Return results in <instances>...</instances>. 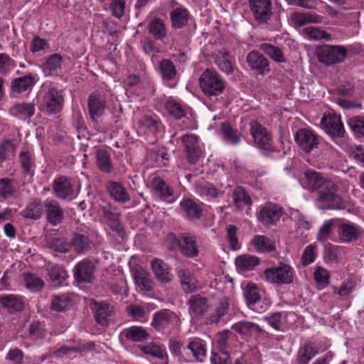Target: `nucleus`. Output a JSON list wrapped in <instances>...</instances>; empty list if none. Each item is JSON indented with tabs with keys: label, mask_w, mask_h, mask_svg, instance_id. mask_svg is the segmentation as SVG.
I'll use <instances>...</instances> for the list:
<instances>
[{
	"label": "nucleus",
	"mask_w": 364,
	"mask_h": 364,
	"mask_svg": "<svg viewBox=\"0 0 364 364\" xmlns=\"http://www.w3.org/2000/svg\"><path fill=\"white\" fill-rule=\"evenodd\" d=\"M199 84L208 100L213 103H225V82L215 70L205 69L199 78Z\"/></svg>",
	"instance_id": "1"
},
{
	"label": "nucleus",
	"mask_w": 364,
	"mask_h": 364,
	"mask_svg": "<svg viewBox=\"0 0 364 364\" xmlns=\"http://www.w3.org/2000/svg\"><path fill=\"white\" fill-rule=\"evenodd\" d=\"M250 133L254 142L260 149L264 156H271L276 149L272 146V138L271 134L257 121L250 122Z\"/></svg>",
	"instance_id": "2"
},
{
	"label": "nucleus",
	"mask_w": 364,
	"mask_h": 364,
	"mask_svg": "<svg viewBox=\"0 0 364 364\" xmlns=\"http://www.w3.org/2000/svg\"><path fill=\"white\" fill-rule=\"evenodd\" d=\"M318 60L330 65L340 63L346 58L347 50L343 46L324 45L318 50Z\"/></svg>",
	"instance_id": "3"
},
{
	"label": "nucleus",
	"mask_w": 364,
	"mask_h": 364,
	"mask_svg": "<svg viewBox=\"0 0 364 364\" xmlns=\"http://www.w3.org/2000/svg\"><path fill=\"white\" fill-rule=\"evenodd\" d=\"M339 191L338 182L336 181V187L323 188L318 193L317 203L322 210H333L341 208L343 205L342 198L336 193Z\"/></svg>",
	"instance_id": "4"
},
{
	"label": "nucleus",
	"mask_w": 364,
	"mask_h": 364,
	"mask_svg": "<svg viewBox=\"0 0 364 364\" xmlns=\"http://www.w3.org/2000/svg\"><path fill=\"white\" fill-rule=\"evenodd\" d=\"M264 275L266 279L272 284H289L293 282L294 271L290 266L281 264L278 267L265 269Z\"/></svg>",
	"instance_id": "5"
},
{
	"label": "nucleus",
	"mask_w": 364,
	"mask_h": 364,
	"mask_svg": "<svg viewBox=\"0 0 364 364\" xmlns=\"http://www.w3.org/2000/svg\"><path fill=\"white\" fill-rule=\"evenodd\" d=\"M170 239L177 244L180 252L188 257H196L199 254V247L196 237L189 232H184L176 237L174 235H170Z\"/></svg>",
	"instance_id": "6"
},
{
	"label": "nucleus",
	"mask_w": 364,
	"mask_h": 364,
	"mask_svg": "<svg viewBox=\"0 0 364 364\" xmlns=\"http://www.w3.org/2000/svg\"><path fill=\"white\" fill-rule=\"evenodd\" d=\"M250 70L257 75L264 76L271 71L269 60L258 50H251L246 55Z\"/></svg>",
	"instance_id": "7"
},
{
	"label": "nucleus",
	"mask_w": 364,
	"mask_h": 364,
	"mask_svg": "<svg viewBox=\"0 0 364 364\" xmlns=\"http://www.w3.org/2000/svg\"><path fill=\"white\" fill-rule=\"evenodd\" d=\"M306 180V188L311 191L318 193L323 188H332L336 187V181L323 176L321 173L314 170H308L304 173Z\"/></svg>",
	"instance_id": "8"
},
{
	"label": "nucleus",
	"mask_w": 364,
	"mask_h": 364,
	"mask_svg": "<svg viewBox=\"0 0 364 364\" xmlns=\"http://www.w3.org/2000/svg\"><path fill=\"white\" fill-rule=\"evenodd\" d=\"M248 4L254 19L258 23H264L270 20L272 16V0H249Z\"/></svg>",
	"instance_id": "9"
},
{
	"label": "nucleus",
	"mask_w": 364,
	"mask_h": 364,
	"mask_svg": "<svg viewBox=\"0 0 364 364\" xmlns=\"http://www.w3.org/2000/svg\"><path fill=\"white\" fill-rule=\"evenodd\" d=\"M43 103L46 112L50 114L59 113L64 106V96L62 90L51 87L44 94Z\"/></svg>",
	"instance_id": "10"
},
{
	"label": "nucleus",
	"mask_w": 364,
	"mask_h": 364,
	"mask_svg": "<svg viewBox=\"0 0 364 364\" xmlns=\"http://www.w3.org/2000/svg\"><path fill=\"white\" fill-rule=\"evenodd\" d=\"M321 124L325 132L330 136L341 138L344 136L345 129L340 116L335 114H325L321 119Z\"/></svg>",
	"instance_id": "11"
},
{
	"label": "nucleus",
	"mask_w": 364,
	"mask_h": 364,
	"mask_svg": "<svg viewBox=\"0 0 364 364\" xmlns=\"http://www.w3.org/2000/svg\"><path fill=\"white\" fill-rule=\"evenodd\" d=\"M283 214L282 208L277 204L269 203L261 207L257 214L258 220L266 226L276 225Z\"/></svg>",
	"instance_id": "12"
},
{
	"label": "nucleus",
	"mask_w": 364,
	"mask_h": 364,
	"mask_svg": "<svg viewBox=\"0 0 364 364\" xmlns=\"http://www.w3.org/2000/svg\"><path fill=\"white\" fill-rule=\"evenodd\" d=\"M294 139L298 146L306 153H309L314 149H317L319 144L318 136L307 129L298 130Z\"/></svg>",
	"instance_id": "13"
},
{
	"label": "nucleus",
	"mask_w": 364,
	"mask_h": 364,
	"mask_svg": "<svg viewBox=\"0 0 364 364\" xmlns=\"http://www.w3.org/2000/svg\"><path fill=\"white\" fill-rule=\"evenodd\" d=\"M101 211L105 223L119 236L123 237L124 228L119 220L121 213L109 204L102 206Z\"/></svg>",
	"instance_id": "14"
},
{
	"label": "nucleus",
	"mask_w": 364,
	"mask_h": 364,
	"mask_svg": "<svg viewBox=\"0 0 364 364\" xmlns=\"http://www.w3.org/2000/svg\"><path fill=\"white\" fill-rule=\"evenodd\" d=\"M43 208L46 220L51 225L56 226L63 222L65 212L57 200L53 199L46 200L43 202Z\"/></svg>",
	"instance_id": "15"
},
{
	"label": "nucleus",
	"mask_w": 364,
	"mask_h": 364,
	"mask_svg": "<svg viewBox=\"0 0 364 364\" xmlns=\"http://www.w3.org/2000/svg\"><path fill=\"white\" fill-rule=\"evenodd\" d=\"M199 137L195 134H184L181 136L187 160L190 164H196L202 154V150L198 144Z\"/></svg>",
	"instance_id": "16"
},
{
	"label": "nucleus",
	"mask_w": 364,
	"mask_h": 364,
	"mask_svg": "<svg viewBox=\"0 0 364 364\" xmlns=\"http://www.w3.org/2000/svg\"><path fill=\"white\" fill-rule=\"evenodd\" d=\"M95 266L91 260L82 259L74 268V278L77 282L91 283L95 279Z\"/></svg>",
	"instance_id": "17"
},
{
	"label": "nucleus",
	"mask_w": 364,
	"mask_h": 364,
	"mask_svg": "<svg viewBox=\"0 0 364 364\" xmlns=\"http://www.w3.org/2000/svg\"><path fill=\"white\" fill-rule=\"evenodd\" d=\"M178 320V317L174 312L168 309H162L154 314L151 326L156 331H161Z\"/></svg>",
	"instance_id": "18"
},
{
	"label": "nucleus",
	"mask_w": 364,
	"mask_h": 364,
	"mask_svg": "<svg viewBox=\"0 0 364 364\" xmlns=\"http://www.w3.org/2000/svg\"><path fill=\"white\" fill-rule=\"evenodd\" d=\"M106 100L104 95L100 93H91L88 97V108L90 118L94 124L105 112Z\"/></svg>",
	"instance_id": "19"
},
{
	"label": "nucleus",
	"mask_w": 364,
	"mask_h": 364,
	"mask_svg": "<svg viewBox=\"0 0 364 364\" xmlns=\"http://www.w3.org/2000/svg\"><path fill=\"white\" fill-rule=\"evenodd\" d=\"M180 210L183 215L191 221L198 220L203 215L201 205L191 198L182 199Z\"/></svg>",
	"instance_id": "20"
},
{
	"label": "nucleus",
	"mask_w": 364,
	"mask_h": 364,
	"mask_svg": "<svg viewBox=\"0 0 364 364\" xmlns=\"http://www.w3.org/2000/svg\"><path fill=\"white\" fill-rule=\"evenodd\" d=\"M149 334L146 330L141 326H132L122 331L119 334V339L129 341L132 342L140 343L146 341Z\"/></svg>",
	"instance_id": "21"
},
{
	"label": "nucleus",
	"mask_w": 364,
	"mask_h": 364,
	"mask_svg": "<svg viewBox=\"0 0 364 364\" xmlns=\"http://www.w3.org/2000/svg\"><path fill=\"white\" fill-rule=\"evenodd\" d=\"M361 231L362 228L358 225L350 223H342L338 226V235L342 242L349 243L357 240Z\"/></svg>",
	"instance_id": "22"
},
{
	"label": "nucleus",
	"mask_w": 364,
	"mask_h": 364,
	"mask_svg": "<svg viewBox=\"0 0 364 364\" xmlns=\"http://www.w3.org/2000/svg\"><path fill=\"white\" fill-rule=\"evenodd\" d=\"M106 189L110 197L118 203H125L130 200V196L126 188L118 181H108Z\"/></svg>",
	"instance_id": "23"
},
{
	"label": "nucleus",
	"mask_w": 364,
	"mask_h": 364,
	"mask_svg": "<svg viewBox=\"0 0 364 364\" xmlns=\"http://www.w3.org/2000/svg\"><path fill=\"white\" fill-rule=\"evenodd\" d=\"M38 80L36 74L29 73L25 76L17 77L11 81V89L18 94L31 90Z\"/></svg>",
	"instance_id": "24"
},
{
	"label": "nucleus",
	"mask_w": 364,
	"mask_h": 364,
	"mask_svg": "<svg viewBox=\"0 0 364 364\" xmlns=\"http://www.w3.org/2000/svg\"><path fill=\"white\" fill-rule=\"evenodd\" d=\"M136 123L139 129L154 135L159 134L163 127L161 122L156 116L147 114L138 117Z\"/></svg>",
	"instance_id": "25"
},
{
	"label": "nucleus",
	"mask_w": 364,
	"mask_h": 364,
	"mask_svg": "<svg viewBox=\"0 0 364 364\" xmlns=\"http://www.w3.org/2000/svg\"><path fill=\"white\" fill-rule=\"evenodd\" d=\"M151 264L154 275L159 282L167 284L172 280L173 275L170 272L168 265L162 259L154 258L151 260Z\"/></svg>",
	"instance_id": "26"
},
{
	"label": "nucleus",
	"mask_w": 364,
	"mask_h": 364,
	"mask_svg": "<svg viewBox=\"0 0 364 364\" xmlns=\"http://www.w3.org/2000/svg\"><path fill=\"white\" fill-rule=\"evenodd\" d=\"M189 312L193 318H201L208 311L209 304L208 299L199 294L192 296L188 301Z\"/></svg>",
	"instance_id": "27"
},
{
	"label": "nucleus",
	"mask_w": 364,
	"mask_h": 364,
	"mask_svg": "<svg viewBox=\"0 0 364 364\" xmlns=\"http://www.w3.org/2000/svg\"><path fill=\"white\" fill-rule=\"evenodd\" d=\"M53 191L56 197L60 199H66L73 196L74 191L70 180L65 176H60L54 181Z\"/></svg>",
	"instance_id": "28"
},
{
	"label": "nucleus",
	"mask_w": 364,
	"mask_h": 364,
	"mask_svg": "<svg viewBox=\"0 0 364 364\" xmlns=\"http://www.w3.org/2000/svg\"><path fill=\"white\" fill-rule=\"evenodd\" d=\"M323 17L314 12H294L291 16L294 26L301 27L309 23H321Z\"/></svg>",
	"instance_id": "29"
},
{
	"label": "nucleus",
	"mask_w": 364,
	"mask_h": 364,
	"mask_svg": "<svg viewBox=\"0 0 364 364\" xmlns=\"http://www.w3.org/2000/svg\"><path fill=\"white\" fill-rule=\"evenodd\" d=\"M0 304L11 313L21 311L24 309V301L22 296L14 294L1 295Z\"/></svg>",
	"instance_id": "30"
},
{
	"label": "nucleus",
	"mask_w": 364,
	"mask_h": 364,
	"mask_svg": "<svg viewBox=\"0 0 364 364\" xmlns=\"http://www.w3.org/2000/svg\"><path fill=\"white\" fill-rule=\"evenodd\" d=\"M232 329L245 338H250L255 333L263 332L257 323L248 321H242L233 324Z\"/></svg>",
	"instance_id": "31"
},
{
	"label": "nucleus",
	"mask_w": 364,
	"mask_h": 364,
	"mask_svg": "<svg viewBox=\"0 0 364 364\" xmlns=\"http://www.w3.org/2000/svg\"><path fill=\"white\" fill-rule=\"evenodd\" d=\"M95 164L97 168L105 173H110L113 171V164L109 151L99 149L95 152Z\"/></svg>",
	"instance_id": "32"
},
{
	"label": "nucleus",
	"mask_w": 364,
	"mask_h": 364,
	"mask_svg": "<svg viewBox=\"0 0 364 364\" xmlns=\"http://www.w3.org/2000/svg\"><path fill=\"white\" fill-rule=\"evenodd\" d=\"M48 275L53 286L61 287L67 284L68 272L62 265L55 264L49 267Z\"/></svg>",
	"instance_id": "33"
},
{
	"label": "nucleus",
	"mask_w": 364,
	"mask_h": 364,
	"mask_svg": "<svg viewBox=\"0 0 364 364\" xmlns=\"http://www.w3.org/2000/svg\"><path fill=\"white\" fill-rule=\"evenodd\" d=\"M93 311L97 323L102 326H107L109 317L113 312V307L107 303L95 302L93 305Z\"/></svg>",
	"instance_id": "34"
},
{
	"label": "nucleus",
	"mask_w": 364,
	"mask_h": 364,
	"mask_svg": "<svg viewBox=\"0 0 364 364\" xmlns=\"http://www.w3.org/2000/svg\"><path fill=\"white\" fill-rule=\"evenodd\" d=\"M181 285L186 292H192L196 290L198 281L193 273L188 269H181L178 272Z\"/></svg>",
	"instance_id": "35"
},
{
	"label": "nucleus",
	"mask_w": 364,
	"mask_h": 364,
	"mask_svg": "<svg viewBox=\"0 0 364 364\" xmlns=\"http://www.w3.org/2000/svg\"><path fill=\"white\" fill-rule=\"evenodd\" d=\"M214 61L222 72L228 75L233 73V63L229 52L226 50L223 49L215 53Z\"/></svg>",
	"instance_id": "36"
},
{
	"label": "nucleus",
	"mask_w": 364,
	"mask_h": 364,
	"mask_svg": "<svg viewBox=\"0 0 364 364\" xmlns=\"http://www.w3.org/2000/svg\"><path fill=\"white\" fill-rule=\"evenodd\" d=\"M232 200L234 206L238 210H241L245 206L250 207L252 204L250 196L241 186H237L233 190Z\"/></svg>",
	"instance_id": "37"
},
{
	"label": "nucleus",
	"mask_w": 364,
	"mask_h": 364,
	"mask_svg": "<svg viewBox=\"0 0 364 364\" xmlns=\"http://www.w3.org/2000/svg\"><path fill=\"white\" fill-rule=\"evenodd\" d=\"M318 353L316 346L312 342L307 341L299 349L296 356L297 362L299 364H308Z\"/></svg>",
	"instance_id": "38"
},
{
	"label": "nucleus",
	"mask_w": 364,
	"mask_h": 364,
	"mask_svg": "<svg viewBox=\"0 0 364 364\" xmlns=\"http://www.w3.org/2000/svg\"><path fill=\"white\" fill-rule=\"evenodd\" d=\"M243 296L247 305L250 309H254L261 299L259 289L253 282H248L243 288Z\"/></svg>",
	"instance_id": "39"
},
{
	"label": "nucleus",
	"mask_w": 364,
	"mask_h": 364,
	"mask_svg": "<svg viewBox=\"0 0 364 364\" xmlns=\"http://www.w3.org/2000/svg\"><path fill=\"white\" fill-rule=\"evenodd\" d=\"M135 284L141 290L151 291L153 288V282L150 274L142 267L135 268L134 271Z\"/></svg>",
	"instance_id": "40"
},
{
	"label": "nucleus",
	"mask_w": 364,
	"mask_h": 364,
	"mask_svg": "<svg viewBox=\"0 0 364 364\" xmlns=\"http://www.w3.org/2000/svg\"><path fill=\"white\" fill-rule=\"evenodd\" d=\"M259 49L268 55L269 58L277 63L287 62L283 50L273 44L267 43H262L259 45Z\"/></svg>",
	"instance_id": "41"
},
{
	"label": "nucleus",
	"mask_w": 364,
	"mask_h": 364,
	"mask_svg": "<svg viewBox=\"0 0 364 364\" xmlns=\"http://www.w3.org/2000/svg\"><path fill=\"white\" fill-rule=\"evenodd\" d=\"M171 26L173 28H181L188 23L189 12L183 7L176 8L170 14Z\"/></svg>",
	"instance_id": "42"
},
{
	"label": "nucleus",
	"mask_w": 364,
	"mask_h": 364,
	"mask_svg": "<svg viewBox=\"0 0 364 364\" xmlns=\"http://www.w3.org/2000/svg\"><path fill=\"white\" fill-rule=\"evenodd\" d=\"M230 308V299L223 298L220 300L218 306L214 309V311L206 318L205 323L207 324L217 323L220 318L224 316Z\"/></svg>",
	"instance_id": "43"
},
{
	"label": "nucleus",
	"mask_w": 364,
	"mask_h": 364,
	"mask_svg": "<svg viewBox=\"0 0 364 364\" xmlns=\"http://www.w3.org/2000/svg\"><path fill=\"white\" fill-rule=\"evenodd\" d=\"M70 247L77 254H82L90 248V240L87 235L75 234L70 242Z\"/></svg>",
	"instance_id": "44"
},
{
	"label": "nucleus",
	"mask_w": 364,
	"mask_h": 364,
	"mask_svg": "<svg viewBox=\"0 0 364 364\" xmlns=\"http://www.w3.org/2000/svg\"><path fill=\"white\" fill-rule=\"evenodd\" d=\"M43 212V205L39 200H34L27 205L26 208L23 210L20 215L31 220H38L41 218Z\"/></svg>",
	"instance_id": "45"
},
{
	"label": "nucleus",
	"mask_w": 364,
	"mask_h": 364,
	"mask_svg": "<svg viewBox=\"0 0 364 364\" xmlns=\"http://www.w3.org/2000/svg\"><path fill=\"white\" fill-rule=\"evenodd\" d=\"M151 186L155 192L163 199L173 195V189L159 176H154L151 180Z\"/></svg>",
	"instance_id": "46"
},
{
	"label": "nucleus",
	"mask_w": 364,
	"mask_h": 364,
	"mask_svg": "<svg viewBox=\"0 0 364 364\" xmlns=\"http://www.w3.org/2000/svg\"><path fill=\"white\" fill-rule=\"evenodd\" d=\"M148 30L156 40H162L167 34L166 24L159 18H154L149 22Z\"/></svg>",
	"instance_id": "47"
},
{
	"label": "nucleus",
	"mask_w": 364,
	"mask_h": 364,
	"mask_svg": "<svg viewBox=\"0 0 364 364\" xmlns=\"http://www.w3.org/2000/svg\"><path fill=\"white\" fill-rule=\"evenodd\" d=\"M196 192L201 197L217 198L221 196L223 191L217 189L213 184L208 182L198 183L196 185Z\"/></svg>",
	"instance_id": "48"
},
{
	"label": "nucleus",
	"mask_w": 364,
	"mask_h": 364,
	"mask_svg": "<svg viewBox=\"0 0 364 364\" xmlns=\"http://www.w3.org/2000/svg\"><path fill=\"white\" fill-rule=\"evenodd\" d=\"M259 260L257 257L249 255L238 257L235 260L237 268L243 272L252 270L259 264Z\"/></svg>",
	"instance_id": "49"
},
{
	"label": "nucleus",
	"mask_w": 364,
	"mask_h": 364,
	"mask_svg": "<svg viewBox=\"0 0 364 364\" xmlns=\"http://www.w3.org/2000/svg\"><path fill=\"white\" fill-rule=\"evenodd\" d=\"M62 60L63 58L59 54L55 53L49 56L43 66L46 75H57L61 68Z\"/></svg>",
	"instance_id": "50"
},
{
	"label": "nucleus",
	"mask_w": 364,
	"mask_h": 364,
	"mask_svg": "<svg viewBox=\"0 0 364 364\" xmlns=\"http://www.w3.org/2000/svg\"><path fill=\"white\" fill-rule=\"evenodd\" d=\"M164 107L169 115L176 119H180L186 115V110L184 107L173 99H168L165 102Z\"/></svg>",
	"instance_id": "51"
},
{
	"label": "nucleus",
	"mask_w": 364,
	"mask_h": 364,
	"mask_svg": "<svg viewBox=\"0 0 364 364\" xmlns=\"http://www.w3.org/2000/svg\"><path fill=\"white\" fill-rule=\"evenodd\" d=\"M140 350L145 354L150 355L159 359L168 360V354L164 348L154 343H149L146 346H140Z\"/></svg>",
	"instance_id": "52"
},
{
	"label": "nucleus",
	"mask_w": 364,
	"mask_h": 364,
	"mask_svg": "<svg viewBox=\"0 0 364 364\" xmlns=\"http://www.w3.org/2000/svg\"><path fill=\"white\" fill-rule=\"evenodd\" d=\"M221 132L226 142L235 145L240 141V134L237 129L232 127L228 122L223 123L221 126Z\"/></svg>",
	"instance_id": "53"
},
{
	"label": "nucleus",
	"mask_w": 364,
	"mask_h": 364,
	"mask_svg": "<svg viewBox=\"0 0 364 364\" xmlns=\"http://www.w3.org/2000/svg\"><path fill=\"white\" fill-rule=\"evenodd\" d=\"M23 279L26 287L32 291H39L44 287V281L37 276L31 273H25Z\"/></svg>",
	"instance_id": "54"
},
{
	"label": "nucleus",
	"mask_w": 364,
	"mask_h": 364,
	"mask_svg": "<svg viewBox=\"0 0 364 364\" xmlns=\"http://www.w3.org/2000/svg\"><path fill=\"white\" fill-rule=\"evenodd\" d=\"M160 73L163 80L170 81L176 75V69L174 64L168 59H164L160 63Z\"/></svg>",
	"instance_id": "55"
},
{
	"label": "nucleus",
	"mask_w": 364,
	"mask_h": 364,
	"mask_svg": "<svg viewBox=\"0 0 364 364\" xmlns=\"http://www.w3.org/2000/svg\"><path fill=\"white\" fill-rule=\"evenodd\" d=\"M314 278L319 289H324L330 284V274L323 267L316 266L315 267Z\"/></svg>",
	"instance_id": "56"
},
{
	"label": "nucleus",
	"mask_w": 364,
	"mask_h": 364,
	"mask_svg": "<svg viewBox=\"0 0 364 364\" xmlns=\"http://www.w3.org/2000/svg\"><path fill=\"white\" fill-rule=\"evenodd\" d=\"M71 305V299L66 295H55L51 301V310L58 312L66 311Z\"/></svg>",
	"instance_id": "57"
},
{
	"label": "nucleus",
	"mask_w": 364,
	"mask_h": 364,
	"mask_svg": "<svg viewBox=\"0 0 364 364\" xmlns=\"http://www.w3.org/2000/svg\"><path fill=\"white\" fill-rule=\"evenodd\" d=\"M16 188L13 180L9 178H0V196L6 200L15 196Z\"/></svg>",
	"instance_id": "58"
},
{
	"label": "nucleus",
	"mask_w": 364,
	"mask_h": 364,
	"mask_svg": "<svg viewBox=\"0 0 364 364\" xmlns=\"http://www.w3.org/2000/svg\"><path fill=\"white\" fill-rule=\"evenodd\" d=\"M252 242L257 251L264 252L274 250V245L272 240L264 235H255Z\"/></svg>",
	"instance_id": "59"
},
{
	"label": "nucleus",
	"mask_w": 364,
	"mask_h": 364,
	"mask_svg": "<svg viewBox=\"0 0 364 364\" xmlns=\"http://www.w3.org/2000/svg\"><path fill=\"white\" fill-rule=\"evenodd\" d=\"M187 349L192 353L193 356L198 360L202 361L205 355V346L200 339L191 341L187 346Z\"/></svg>",
	"instance_id": "60"
},
{
	"label": "nucleus",
	"mask_w": 364,
	"mask_h": 364,
	"mask_svg": "<svg viewBox=\"0 0 364 364\" xmlns=\"http://www.w3.org/2000/svg\"><path fill=\"white\" fill-rule=\"evenodd\" d=\"M303 33L305 35L308 36L309 38L315 41H318L321 39L329 41L331 39V35L330 33L321 30L318 27H306L303 30Z\"/></svg>",
	"instance_id": "61"
},
{
	"label": "nucleus",
	"mask_w": 364,
	"mask_h": 364,
	"mask_svg": "<svg viewBox=\"0 0 364 364\" xmlns=\"http://www.w3.org/2000/svg\"><path fill=\"white\" fill-rule=\"evenodd\" d=\"M348 124L357 137L364 136V117H353L348 119Z\"/></svg>",
	"instance_id": "62"
},
{
	"label": "nucleus",
	"mask_w": 364,
	"mask_h": 364,
	"mask_svg": "<svg viewBox=\"0 0 364 364\" xmlns=\"http://www.w3.org/2000/svg\"><path fill=\"white\" fill-rule=\"evenodd\" d=\"M16 146L9 140L4 141L0 144V161L8 159L11 156H14L16 152Z\"/></svg>",
	"instance_id": "63"
},
{
	"label": "nucleus",
	"mask_w": 364,
	"mask_h": 364,
	"mask_svg": "<svg viewBox=\"0 0 364 364\" xmlns=\"http://www.w3.org/2000/svg\"><path fill=\"white\" fill-rule=\"evenodd\" d=\"M12 109L17 114L27 118H31L35 113V105L33 103L16 104Z\"/></svg>",
	"instance_id": "64"
}]
</instances>
